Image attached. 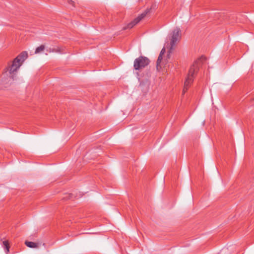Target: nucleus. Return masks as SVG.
Listing matches in <instances>:
<instances>
[{
	"mask_svg": "<svg viewBox=\"0 0 254 254\" xmlns=\"http://www.w3.org/2000/svg\"><path fill=\"white\" fill-rule=\"evenodd\" d=\"M27 57L26 52L20 53L4 69L2 75V82L3 84H11L16 77L17 70Z\"/></svg>",
	"mask_w": 254,
	"mask_h": 254,
	"instance_id": "obj_1",
	"label": "nucleus"
},
{
	"mask_svg": "<svg viewBox=\"0 0 254 254\" xmlns=\"http://www.w3.org/2000/svg\"><path fill=\"white\" fill-rule=\"evenodd\" d=\"M205 60V57L202 56L199 59L196 60L193 65L190 67L188 75L184 83V87L183 90V94L187 91L190 85L193 82V75L198 71L199 66Z\"/></svg>",
	"mask_w": 254,
	"mask_h": 254,
	"instance_id": "obj_2",
	"label": "nucleus"
},
{
	"mask_svg": "<svg viewBox=\"0 0 254 254\" xmlns=\"http://www.w3.org/2000/svg\"><path fill=\"white\" fill-rule=\"evenodd\" d=\"M150 63V60L146 57L140 56L135 59L133 67L135 70H141Z\"/></svg>",
	"mask_w": 254,
	"mask_h": 254,
	"instance_id": "obj_3",
	"label": "nucleus"
},
{
	"mask_svg": "<svg viewBox=\"0 0 254 254\" xmlns=\"http://www.w3.org/2000/svg\"><path fill=\"white\" fill-rule=\"evenodd\" d=\"M181 37V30L179 28L176 27L171 34L169 53H171L176 44L180 40Z\"/></svg>",
	"mask_w": 254,
	"mask_h": 254,
	"instance_id": "obj_4",
	"label": "nucleus"
},
{
	"mask_svg": "<svg viewBox=\"0 0 254 254\" xmlns=\"http://www.w3.org/2000/svg\"><path fill=\"white\" fill-rule=\"evenodd\" d=\"M148 11V10L145 13H142L141 14L139 15L136 18L133 19L131 22L129 23L127 26L124 28V29H131L133 27H134L136 24H137L138 22H140L143 18H144L146 15V13Z\"/></svg>",
	"mask_w": 254,
	"mask_h": 254,
	"instance_id": "obj_5",
	"label": "nucleus"
},
{
	"mask_svg": "<svg viewBox=\"0 0 254 254\" xmlns=\"http://www.w3.org/2000/svg\"><path fill=\"white\" fill-rule=\"evenodd\" d=\"M165 53V48H163L162 50L160 52V53L158 56L157 61V64H156V68L157 70H160V69L161 68V65L160 64L162 60V56Z\"/></svg>",
	"mask_w": 254,
	"mask_h": 254,
	"instance_id": "obj_6",
	"label": "nucleus"
},
{
	"mask_svg": "<svg viewBox=\"0 0 254 254\" xmlns=\"http://www.w3.org/2000/svg\"><path fill=\"white\" fill-rule=\"evenodd\" d=\"M158 5L156 2L152 3L150 8H147L143 13H145L148 10V11L146 13V15L151 12V10H155L157 8Z\"/></svg>",
	"mask_w": 254,
	"mask_h": 254,
	"instance_id": "obj_7",
	"label": "nucleus"
},
{
	"mask_svg": "<svg viewBox=\"0 0 254 254\" xmlns=\"http://www.w3.org/2000/svg\"><path fill=\"white\" fill-rule=\"evenodd\" d=\"M25 244L26 246L28 247L31 248H37L38 247L37 244L33 242H29V241H25Z\"/></svg>",
	"mask_w": 254,
	"mask_h": 254,
	"instance_id": "obj_8",
	"label": "nucleus"
},
{
	"mask_svg": "<svg viewBox=\"0 0 254 254\" xmlns=\"http://www.w3.org/2000/svg\"><path fill=\"white\" fill-rule=\"evenodd\" d=\"M44 49H45V46L43 45H42L36 49L35 53L39 54V53L43 52L44 50Z\"/></svg>",
	"mask_w": 254,
	"mask_h": 254,
	"instance_id": "obj_9",
	"label": "nucleus"
},
{
	"mask_svg": "<svg viewBox=\"0 0 254 254\" xmlns=\"http://www.w3.org/2000/svg\"><path fill=\"white\" fill-rule=\"evenodd\" d=\"M3 245L4 248L6 249V253H7L9 251V246L8 242L7 241H4L3 242Z\"/></svg>",
	"mask_w": 254,
	"mask_h": 254,
	"instance_id": "obj_10",
	"label": "nucleus"
},
{
	"mask_svg": "<svg viewBox=\"0 0 254 254\" xmlns=\"http://www.w3.org/2000/svg\"><path fill=\"white\" fill-rule=\"evenodd\" d=\"M54 51L57 52V51H56V50H53V52H54Z\"/></svg>",
	"mask_w": 254,
	"mask_h": 254,
	"instance_id": "obj_11",
	"label": "nucleus"
}]
</instances>
